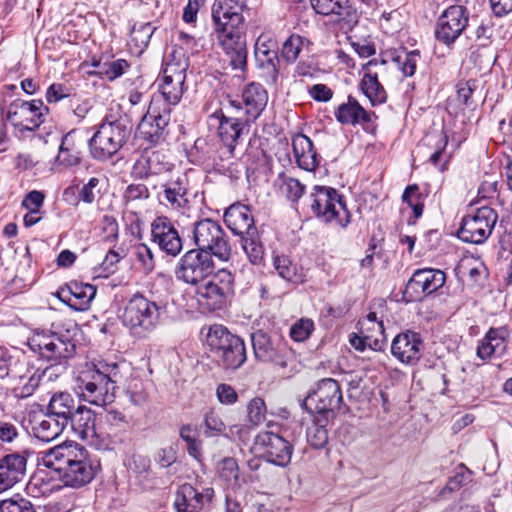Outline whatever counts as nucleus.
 Returning <instances> with one entry per match:
<instances>
[{"mask_svg":"<svg viewBox=\"0 0 512 512\" xmlns=\"http://www.w3.org/2000/svg\"><path fill=\"white\" fill-rule=\"evenodd\" d=\"M76 324L58 331H41L34 333L27 342L28 347L38 357L49 363L45 369L33 370L28 382L24 386H16L12 392L16 398L25 399L30 397L41 379L45 376L49 380L53 376L64 373L69 364L68 361L76 354V335L78 333Z\"/></svg>","mask_w":512,"mask_h":512,"instance_id":"obj_1","label":"nucleus"},{"mask_svg":"<svg viewBox=\"0 0 512 512\" xmlns=\"http://www.w3.org/2000/svg\"><path fill=\"white\" fill-rule=\"evenodd\" d=\"M44 466L54 470L64 486L79 489L96 476L97 466L90 452L75 442L57 445L44 453Z\"/></svg>","mask_w":512,"mask_h":512,"instance_id":"obj_2","label":"nucleus"},{"mask_svg":"<svg viewBox=\"0 0 512 512\" xmlns=\"http://www.w3.org/2000/svg\"><path fill=\"white\" fill-rule=\"evenodd\" d=\"M121 379L120 366L116 362L100 360L87 364L78 376L80 395L90 404L105 406L114 401L117 383Z\"/></svg>","mask_w":512,"mask_h":512,"instance_id":"obj_3","label":"nucleus"},{"mask_svg":"<svg viewBox=\"0 0 512 512\" xmlns=\"http://www.w3.org/2000/svg\"><path fill=\"white\" fill-rule=\"evenodd\" d=\"M166 315L167 302L137 292L127 301L122 321L133 335L144 338L160 325Z\"/></svg>","mask_w":512,"mask_h":512,"instance_id":"obj_4","label":"nucleus"},{"mask_svg":"<svg viewBox=\"0 0 512 512\" xmlns=\"http://www.w3.org/2000/svg\"><path fill=\"white\" fill-rule=\"evenodd\" d=\"M132 125L126 116L108 114L88 140L91 157L100 162L110 160L127 143Z\"/></svg>","mask_w":512,"mask_h":512,"instance_id":"obj_5","label":"nucleus"},{"mask_svg":"<svg viewBox=\"0 0 512 512\" xmlns=\"http://www.w3.org/2000/svg\"><path fill=\"white\" fill-rule=\"evenodd\" d=\"M247 0H215L211 7L213 31L224 49L234 48L244 33Z\"/></svg>","mask_w":512,"mask_h":512,"instance_id":"obj_6","label":"nucleus"},{"mask_svg":"<svg viewBox=\"0 0 512 512\" xmlns=\"http://www.w3.org/2000/svg\"><path fill=\"white\" fill-rule=\"evenodd\" d=\"M206 343L210 357L224 370H236L246 361L243 339L222 324H213L208 328Z\"/></svg>","mask_w":512,"mask_h":512,"instance_id":"obj_7","label":"nucleus"},{"mask_svg":"<svg viewBox=\"0 0 512 512\" xmlns=\"http://www.w3.org/2000/svg\"><path fill=\"white\" fill-rule=\"evenodd\" d=\"M262 407L265 403L258 398V452L267 462L286 467L291 462L293 446L281 435L279 423L260 419Z\"/></svg>","mask_w":512,"mask_h":512,"instance_id":"obj_8","label":"nucleus"},{"mask_svg":"<svg viewBox=\"0 0 512 512\" xmlns=\"http://www.w3.org/2000/svg\"><path fill=\"white\" fill-rule=\"evenodd\" d=\"M192 240L197 250L210 253L222 262L232 255L229 237L220 223L211 218L200 219L193 223Z\"/></svg>","mask_w":512,"mask_h":512,"instance_id":"obj_9","label":"nucleus"},{"mask_svg":"<svg viewBox=\"0 0 512 512\" xmlns=\"http://www.w3.org/2000/svg\"><path fill=\"white\" fill-rule=\"evenodd\" d=\"M309 207L323 222H334L345 228L351 221L344 197L334 188L315 186L314 192L309 196Z\"/></svg>","mask_w":512,"mask_h":512,"instance_id":"obj_10","label":"nucleus"},{"mask_svg":"<svg viewBox=\"0 0 512 512\" xmlns=\"http://www.w3.org/2000/svg\"><path fill=\"white\" fill-rule=\"evenodd\" d=\"M224 222L233 234L240 237V245L251 265L256 263V227L252 210L242 203L232 204L224 213Z\"/></svg>","mask_w":512,"mask_h":512,"instance_id":"obj_11","label":"nucleus"},{"mask_svg":"<svg viewBox=\"0 0 512 512\" xmlns=\"http://www.w3.org/2000/svg\"><path fill=\"white\" fill-rule=\"evenodd\" d=\"M209 278L207 282L197 286V303L206 312L221 310L226 307L233 294L234 276L227 269H221Z\"/></svg>","mask_w":512,"mask_h":512,"instance_id":"obj_12","label":"nucleus"},{"mask_svg":"<svg viewBox=\"0 0 512 512\" xmlns=\"http://www.w3.org/2000/svg\"><path fill=\"white\" fill-rule=\"evenodd\" d=\"M214 256L202 250L190 249L178 260L175 277L186 284L198 286L215 274Z\"/></svg>","mask_w":512,"mask_h":512,"instance_id":"obj_13","label":"nucleus"},{"mask_svg":"<svg viewBox=\"0 0 512 512\" xmlns=\"http://www.w3.org/2000/svg\"><path fill=\"white\" fill-rule=\"evenodd\" d=\"M187 69V59L173 58L165 63L162 75L157 80L158 91L164 101L161 105H170V108H172L181 101L187 90L185 85Z\"/></svg>","mask_w":512,"mask_h":512,"instance_id":"obj_14","label":"nucleus"},{"mask_svg":"<svg viewBox=\"0 0 512 512\" xmlns=\"http://www.w3.org/2000/svg\"><path fill=\"white\" fill-rule=\"evenodd\" d=\"M343 402L339 383L332 378H324L317 384V388L310 392L302 403L310 413L319 416L335 417Z\"/></svg>","mask_w":512,"mask_h":512,"instance_id":"obj_15","label":"nucleus"},{"mask_svg":"<svg viewBox=\"0 0 512 512\" xmlns=\"http://www.w3.org/2000/svg\"><path fill=\"white\" fill-rule=\"evenodd\" d=\"M469 15L468 8L461 3L446 7L436 20L435 39L447 47L452 46L468 27Z\"/></svg>","mask_w":512,"mask_h":512,"instance_id":"obj_16","label":"nucleus"},{"mask_svg":"<svg viewBox=\"0 0 512 512\" xmlns=\"http://www.w3.org/2000/svg\"><path fill=\"white\" fill-rule=\"evenodd\" d=\"M498 215L490 207L483 206L478 208L473 214L466 215L457 231V236L464 242L472 244H482L491 235Z\"/></svg>","mask_w":512,"mask_h":512,"instance_id":"obj_17","label":"nucleus"},{"mask_svg":"<svg viewBox=\"0 0 512 512\" xmlns=\"http://www.w3.org/2000/svg\"><path fill=\"white\" fill-rule=\"evenodd\" d=\"M49 108L41 99L15 100L7 111V119L20 131H35L45 122Z\"/></svg>","mask_w":512,"mask_h":512,"instance_id":"obj_18","label":"nucleus"},{"mask_svg":"<svg viewBox=\"0 0 512 512\" xmlns=\"http://www.w3.org/2000/svg\"><path fill=\"white\" fill-rule=\"evenodd\" d=\"M151 240L168 256L176 257L183 249V239L175 223L167 216H157L152 221Z\"/></svg>","mask_w":512,"mask_h":512,"instance_id":"obj_19","label":"nucleus"},{"mask_svg":"<svg viewBox=\"0 0 512 512\" xmlns=\"http://www.w3.org/2000/svg\"><path fill=\"white\" fill-rule=\"evenodd\" d=\"M446 281V275L439 269L424 268L416 270L409 279L404 296L409 300L430 295L440 289Z\"/></svg>","mask_w":512,"mask_h":512,"instance_id":"obj_20","label":"nucleus"},{"mask_svg":"<svg viewBox=\"0 0 512 512\" xmlns=\"http://www.w3.org/2000/svg\"><path fill=\"white\" fill-rule=\"evenodd\" d=\"M173 166L161 152L145 149L135 159L129 174L132 179L143 181L169 172Z\"/></svg>","mask_w":512,"mask_h":512,"instance_id":"obj_21","label":"nucleus"},{"mask_svg":"<svg viewBox=\"0 0 512 512\" xmlns=\"http://www.w3.org/2000/svg\"><path fill=\"white\" fill-rule=\"evenodd\" d=\"M189 179L185 174H178L162 184L158 194L159 202L171 210L183 212L190 208Z\"/></svg>","mask_w":512,"mask_h":512,"instance_id":"obj_22","label":"nucleus"},{"mask_svg":"<svg viewBox=\"0 0 512 512\" xmlns=\"http://www.w3.org/2000/svg\"><path fill=\"white\" fill-rule=\"evenodd\" d=\"M317 14L334 16L341 29L351 30L359 20L357 9L349 0H310Z\"/></svg>","mask_w":512,"mask_h":512,"instance_id":"obj_23","label":"nucleus"},{"mask_svg":"<svg viewBox=\"0 0 512 512\" xmlns=\"http://www.w3.org/2000/svg\"><path fill=\"white\" fill-rule=\"evenodd\" d=\"M96 287L89 283L70 281L60 286L55 296L75 311H85L96 295Z\"/></svg>","mask_w":512,"mask_h":512,"instance_id":"obj_24","label":"nucleus"},{"mask_svg":"<svg viewBox=\"0 0 512 512\" xmlns=\"http://www.w3.org/2000/svg\"><path fill=\"white\" fill-rule=\"evenodd\" d=\"M423 348L424 343L420 334L407 330L393 339L391 353L401 363L414 365L420 360Z\"/></svg>","mask_w":512,"mask_h":512,"instance_id":"obj_25","label":"nucleus"},{"mask_svg":"<svg viewBox=\"0 0 512 512\" xmlns=\"http://www.w3.org/2000/svg\"><path fill=\"white\" fill-rule=\"evenodd\" d=\"M83 141L76 129H72L61 138L54 166L72 168L79 166L83 160Z\"/></svg>","mask_w":512,"mask_h":512,"instance_id":"obj_26","label":"nucleus"},{"mask_svg":"<svg viewBox=\"0 0 512 512\" xmlns=\"http://www.w3.org/2000/svg\"><path fill=\"white\" fill-rule=\"evenodd\" d=\"M27 469V458L24 454L14 452L0 458V492L12 488L21 482Z\"/></svg>","mask_w":512,"mask_h":512,"instance_id":"obj_27","label":"nucleus"},{"mask_svg":"<svg viewBox=\"0 0 512 512\" xmlns=\"http://www.w3.org/2000/svg\"><path fill=\"white\" fill-rule=\"evenodd\" d=\"M258 361L270 364L274 369L286 368V349L278 336L258 331Z\"/></svg>","mask_w":512,"mask_h":512,"instance_id":"obj_28","label":"nucleus"},{"mask_svg":"<svg viewBox=\"0 0 512 512\" xmlns=\"http://www.w3.org/2000/svg\"><path fill=\"white\" fill-rule=\"evenodd\" d=\"M508 331L505 327L490 328L478 342L477 356L482 360L500 358L506 353Z\"/></svg>","mask_w":512,"mask_h":512,"instance_id":"obj_29","label":"nucleus"},{"mask_svg":"<svg viewBox=\"0 0 512 512\" xmlns=\"http://www.w3.org/2000/svg\"><path fill=\"white\" fill-rule=\"evenodd\" d=\"M210 118L212 120H218L219 137L230 151H233L235 144L244 133V131L248 132V122H243L238 118L226 117L222 109H217L214 111Z\"/></svg>","mask_w":512,"mask_h":512,"instance_id":"obj_30","label":"nucleus"},{"mask_svg":"<svg viewBox=\"0 0 512 512\" xmlns=\"http://www.w3.org/2000/svg\"><path fill=\"white\" fill-rule=\"evenodd\" d=\"M336 120L342 125H368L372 122L374 113L365 110L358 100L349 95L347 102L340 104L334 111Z\"/></svg>","mask_w":512,"mask_h":512,"instance_id":"obj_31","label":"nucleus"},{"mask_svg":"<svg viewBox=\"0 0 512 512\" xmlns=\"http://www.w3.org/2000/svg\"><path fill=\"white\" fill-rule=\"evenodd\" d=\"M68 428L80 439L93 441L98 438L96 415L90 408L81 405L68 421Z\"/></svg>","mask_w":512,"mask_h":512,"instance_id":"obj_32","label":"nucleus"},{"mask_svg":"<svg viewBox=\"0 0 512 512\" xmlns=\"http://www.w3.org/2000/svg\"><path fill=\"white\" fill-rule=\"evenodd\" d=\"M292 148L297 165L306 171H314L320 164V159L309 137L298 133L292 138Z\"/></svg>","mask_w":512,"mask_h":512,"instance_id":"obj_33","label":"nucleus"},{"mask_svg":"<svg viewBox=\"0 0 512 512\" xmlns=\"http://www.w3.org/2000/svg\"><path fill=\"white\" fill-rule=\"evenodd\" d=\"M80 409V404L77 403L72 394L68 392L54 393L47 405V412L51 417L56 418L68 427V421L76 411Z\"/></svg>","mask_w":512,"mask_h":512,"instance_id":"obj_34","label":"nucleus"},{"mask_svg":"<svg viewBox=\"0 0 512 512\" xmlns=\"http://www.w3.org/2000/svg\"><path fill=\"white\" fill-rule=\"evenodd\" d=\"M217 152V143L209 141L207 138L199 137L194 144L186 150V156L190 163L211 167L215 163V154Z\"/></svg>","mask_w":512,"mask_h":512,"instance_id":"obj_35","label":"nucleus"},{"mask_svg":"<svg viewBox=\"0 0 512 512\" xmlns=\"http://www.w3.org/2000/svg\"><path fill=\"white\" fill-rule=\"evenodd\" d=\"M145 106H143L142 112L145 115H150V122L155 125V127H159V132L166 139L169 131L168 126L171 120L172 108L170 105H161L158 97H153L150 101L148 109L144 112Z\"/></svg>","mask_w":512,"mask_h":512,"instance_id":"obj_36","label":"nucleus"},{"mask_svg":"<svg viewBox=\"0 0 512 512\" xmlns=\"http://www.w3.org/2000/svg\"><path fill=\"white\" fill-rule=\"evenodd\" d=\"M174 507L176 512L201 511V501L197 499V489L190 483L182 484L176 492Z\"/></svg>","mask_w":512,"mask_h":512,"instance_id":"obj_37","label":"nucleus"},{"mask_svg":"<svg viewBox=\"0 0 512 512\" xmlns=\"http://www.w3.org/2000/svg\"><path fill=\"white\" fill-rule=\"evenodd\" d=\"M68 427L60 423L47 412L45 418L35 422L33 426L34 435L41 441L50 442L57 438Z\"/></svg>","mask_w":512,"mask_h":512,"instance_id":"obj_38","label":"nucleus"},{"mask_svg":"<svg viewBox=\"0 0 512 512\" xmlns=\"http://www.w3.org/2000/svg\"><path fill=\"white\" fill-rule=\"evenodd\" d=\"M99 184L100 179L98 177H91L88 182L83 184L78 190L77 197L75 196V188L73 186H69L64 190L63 197L66 201H70L69 196L73 197L75 200L74 204H78L79 201L85 204H92L101 193Z\"/></svg>","mask_w":512,"mask_h":512,"instance_id":"obj_39","label":"nucleus"},{"mask_svg":"<svg viewBox=\"0 0 512 512\" xmlns=\"http://www.w3.org/2000/svg\"><path fill=\"white\" fill-rule=\"evenodd\" d=\"M333 418L315 415L311 426L307 428L306 436L308 443L316 448H323L328 442L327 425Z\"/></svg>","mask_w":512,"mask_h":512,"instance_id":"obj_40","label":"nucleus"},{"mask_svg":"<svg viewBox=\"0 0 512 512\" xmlns=\"http://www.w3.org/2000/svg\"><path fill=\"white\" fill-rule=\"evenodd\" d=\"M218 474L220 479L225 482L226 486L231 489L240 488L245 482V480L240 477L237 461L232 457H225L219 462Z\"/></svg>","mask_w":512,"mask_h":512,"instance_id":"obj_41","label":"nucleus"},{"mask_svg":"<svg viewBox=\"0 0 512 512\" xmlns=\"http://www.w3.org/2000/svg\"><path fill=\"white\" fill-rule=\"evenodd\" d=\"M274 186L279 192L293 203H297L303 196L305 186L299 180L288 177L284 173H280L274 180Z\"/></svg>","mask_w":512,"mask_h":512,"instance_id":"obj_42","label":"nucleus"},{"mask_svg":"<svg viewBox=\"0 0 512 512\" xmlns=\"http://www.w3.org/2000/svg\"><path fill=\"white\" fill-rule=\"evenodd\" d=\"M361 90L368 97L372 105L381 104L386 101V91L379 82L377 74L366 73L361 80Z\"/></svg>","mask_w":512,"mask_h":512,"instance_id":"obj_43","label":"nucleus"},{"mask_svg":"<svg viewBox=\"0 0 512 512\" xmlns=\"http://www.w3.org/2000/svg\"><path fill=\"white\" fill-rule=\"evenodd\" d=\"M156 27L150 22H140L134 24L130 32V43L136 47L139 52L147 48Z\"/></svg>","mask_w":512,"mask_h":512,"instance_id":"obj_44","label":"nucleus"},{"mask_svg":"<svg viewBox=\"0 0 512 512\" xmlns=\"http://www.w3.org/2000/svg\"><path fill=\"white\" fill-rule=\"evenodd\" d=\"M279 58L270 54V58H262L258 55V77H261L266 85L273 86L278 79Z\"/></svg>","mask_w":512,"mask_h":512,"instance_id":"obj_45","label":"nucleus"},{"mask_svg":"<svg viewBox=\"0 0 512 512\" xmlns=\"http://www.w3.org/2000/svg\"><path fill=\"white\" fill-rule=\"evenodd\" d=\"M137 130L139 137L147 142L149 146H156L166 141L161 132H159V127H155L150 122V115L142 114Z\"/></svg>","mask_w":512,"mask_h":512,"instance_id":"obj_46","label":"nucleus"},{"mask_svg":"<svg viewBox=\"0 0 512 512\" xmlns=\"http://www.w3.org/2000/svg\"><path fill=\"white\" fill-rule=\"evenodd\" d=\"M425 198L417 184L408 185L402 194V201L413 210L415 219L423 214Z\"/></svg>","mask_w":512,"mask_h":512,"instance_id":"obj_47","label":"nucleus"},{"mask_svg":"<svg viewBox=\"0 0 512 512\" xmlns=\"http://www.w3.org/2000/svg\"><path fill=\"white\" fill-rule=\"evenodd\" d=\"M0 512H36L33 503L15 494L13 497L0 500Z\"/></svg>","mask_w":512,"mask_h":512,"instance_id":"obj_48","label":"nucleus"},{"mask_svg":"<svg viewBox=\"0 0 512 512\" xmlns=\"http://www.w3.org/2000/svg\"><path fill=\"white\" fill-rule=\"evenodd\" d=\"M94 66L99 68V74L104 76L109 81H114L127 71V69L130 67V64L125 59H117L109 63H97L94 64Z\"/></svg>","mask_w":512,"mask_h":512,"instance_id":"obj_49","label":"nucleus"},{"mask_svg":"<svg viewBox=\"0 0 512 512\" xmlns=\"http://www.w3.org/2000/svg\"><path fill=\"white\" fill-rule=\"evenodd\" d=\"M419 58L420 52L418 50L402 51L394 58V62L405 76L410 77L415 74Z\"/></svg>","mask_w":512,"mask_h":512,"instance_id":"obj_50","label":"nucleus"},{"mask_svg":"<svg viewBox=\"0 0 512 512\" xmlns=\"http://www.w3.org/2000/svg\"><path fill=\"white\" fill-rule=\"evenodd\" d=\"M314 330L315 325L313 320L303 317L291 325L289 335L295 342H304L310 338Z\"/></svg>","mask_w":512,"mask_h":512,"instance_id":"obj_51","label":"nucleus"},{"mask_svg":"<svg viewBox=\"0 0 512 512\" xmlns=\"http://www.w3.org/2000/svg\"><path fill=\"white\" fill-rule=\"evenodd\" d=\"M472 480V471H470L464 464H460L455 471V474L449 478L442 494L446 492H454L459 490L462 486L466 485Z\"/></svg>","mask_w":512,"mask_h":512,"instance_id":"obj_52","label":"nucleus"},{"mask_svg":"<svg viewBox=\"0 0 512 512\" xmlns=\"http://www.w3.org/2000/svg\"><path fill=\"white\" fill-rule=\"evenodd\" d=\"M75 94L72 86L64 83H52L46 90V100L49 104L60 102L64 99L70 101L71 97Z\"/></svg>","mask_w":512,"mask_h":512,"instance_id":"obj_53","label":"nucleus"},{"mask_svg":"<svg viewBox=\"0 0 512 512\" xmlns=\"http://www.w3.org/2000/svg\"><path fill=\"white\" fill-rule=\"evenodd\" d=\"M274 266L283 279L290 282L302 281V276L296 273V266L286 256H276Z\"/></svg>","mask_w":512,"mask_h":512,"instance_id":"obj_54","label":"nucleus"},{"mask_svg":"<svg viewBox=\"0 0 512 512\" xmlns=\"http://www.w3.org/2000/svg\"><path fill=\"white\" fill-rule=\"evenodd\" d=\"M7 374L6 377L11 379H18L20 381H24V386L27 382L29 377L32 375L33 371L29 369V363L26 361H22L19 359H15L14 357H11V361L8 363L7 367Z\"/></svg>","mask_w":512,"mask_h":512,"instance_id":"obj_55","label":"nucleus"},{"mask_svg":"<svg viewBox=\"0 0 512 512\" xmlns=\"http://www.w3.org/2000/svg\"><path fill=\"white\" fill-rule=\"evenodd\" d=\"M150 198V191L144 183H131L123 192L122 199L128 204L129 202L144 201Z\"/></svg>","mask_w":512,"mask_h":512,"instance_id":"obj_56","label":"nucleus"},{"mask_svg":"<svg viewBox=\"0 0 512 512\" xmlns=\"http://www.w3.org/2000/svg\"><path fill=\"white\" fill-rule=\"evenodd\" d=\"M349 342L354 349L360 352H363L366 348H370L374 351L381 350L382 348V341L378 339H372L367 335H358L356 333H352L350 335Z\"/></svg>","mask_w":512,"mask_h":512,"instance_id":"obj_57","label":"nucleus"},{"mask_svg":"<svg viewBox=\"0 0 512 512\" xmlns=\"http://www.w3.org/2000/svg\"><path fill=\"white\" fill-rule=\"evenodd\" d=\"M270 54L278 56V42L272 34L258 36V55L262 58H270Z\"/></svg>","mask_w":512,"mask_h":512,"instance_id":"obj_58","label":"nucleus"},{"mask_svg":"<svg viewBox=\"0 0 512 512\" xmlns=\"http://www.w3.org/2000/svg\"><path fill=\"white\" fill-rule=\"evenodd\" d=\"M20 437V428L16 423L0 420V445L13 444Z\"/></svg>","mask_w":512,"mask_h":512,"instance_id":"obj_59","label":"nucleus"},{"mask_svg":"<svg viewBox=\"0 0 512 512\" xmlns=\"http://www.w3.org/2000/svg\"><path fill=\"white\" fill-rule=\"evenodd\" d=\"M126 465L130 471L142 475L149 472L151 460L146 455L134 453L128 458Z\"/></svg>","mask_w":512,"mask_h":512,"instance_id":"obj_60","label":"nucleus"},{"mask_svg":"<svg viewBox=\"0 0 512 512\" xmlns=\"http://www.w3.org/2000/svg\"><path fill=\"white\" fill-rule=\"evenodd\" d=\"M301 37L297 35L290 36L284 43L282 47V56L288 62H294L300 51H301Z\"/></svg>","mask_w":512,"mask_h":512,"instance_id":"obj_61","label":"nucleus"},{"mask_svg":"<svg viewBox=\"0 0 512 512\" xmlns=\"http://www.w3.org/2000/svg\"><path fill=\"white\" fill-rule=\"evenodd\" d=\"M205 431L207 437H213L225 430V424L221 418L214 412L206 413L204 418Z\"/></svg>","mask_w":512,"mask_h":512,"instance_id":"obj_62","label":"nucleus"},{"mask_svg":"<svg viewBox=\"0 0 512 512\" xmlns=\"http://www.w3.org/2000/svg\"><path fill=\"white\" fill-rule=\"evenodd\" d=\"M122 257L119 252L110 249L100 265V269L103 273L102 276L108 277L110 274H113L118 269L117 264Z\"/></svg>","mask_w":512,"mask_h":512,"instance_id":"obj_63","label":"nucleus"},{"mask_svg":"<svg viewBox=\"0 0 512 512\" xmlns=\"http://www.w3.org/2000/svg\"><path fill=\"white\" fill-rule=\"evenodd\" d=\"M68 103L73 114L79 120H83L91 109L89 101L87 99H82L76 93L71 97Z\"/></svg>","mask_w":512,"mask_h":512,"instance_id":"obj_64","label":"nucleus"}]
</instances>
